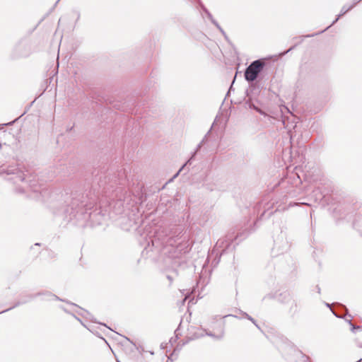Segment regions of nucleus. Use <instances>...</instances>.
I'll use <instances>...</instances> for the list:
<instances>
[{"instance_id": "1", "label": "nucleus", "mask_w": 362, "mask_h": 362, "mask_svg": "<svg viewBox=\"0 0 362 362\" xmlns=\"http://www.w3.org/2000/svg\"><path fill=\"white\" fill-rule=\"evenodd\" d=\"M13 175L14 177L8 178V180H13L15 184L18 185L17 190L19 192H28L31 190L34 192H41V186L37 185L36 180H31L25 178V175L15 166H6L2 165L0 166V175Z\"/></svg>"}, {"instance_id": "2", "label": "nucleus", "mask_w": 362, "mask_h": 362, "mask_svg": "<svg viewBox=\"0 0 362 362\" xmlns=\"http://www.w3.org/2000/svg\"><path fill=\"white\" fill-rule=\"evenodd\" d=\"M84 197H72L69 201L67 202L66 205L64 209V213L66 216H74L76 213L82 211L83 207H87L86 209H90V206H88L84 204Z\"/></svg>"}, {"instance_id": "3", "label": "nucleus", "mask_w": 362, "mask_h": 362, "mask_svg": "<svg viewBox=\"0 0 362 362\" xmlns=\"http://www.w3.org/2000/svg\"><path fill=\"white\" fill-rule=\"evenodd\" d=\"M264 66V63L260 59L252 62L245 71V79L247 81H254L262 71Z\"/></svg>"}, {"instance_id": "4", "label": "nucleus", "mask_w": 362, "mask_h": 362, "mask_svg": "<svg viewBox=\"0 0 362 362\" xmlns=\"http://www.w3.org/2000/svg\"><path fill=\"white\" fill-rule=\"evenodd\" d=\"M361 0H354V3L350 5L349 6H344L341 9V12L338 15V16L337 17V18L332 22V23L328 26L326 29H325L324 30H322L321 32H320L319 33H323L325 30H327L329 27H331L332 25H333L339 19L340 17H341L342 16H344V14H346L348 11H349L350 10H351L358 2H360Z\"/></svg>"}, {"instance_id": "5", "label": "nucleus", "mask_w": 362, "mask_h": 362, "mask_svg": "<svg viewBox=\"0 0 362 362\" xmlns=\"http://www.w3.org/2000/svg\"><path fill=\"white\" fill-rule=\"evenodd\" d=\"M204 335H208V336L214 337L216 339H220L223 338V337L224 335V332H223V330H221V332L219 334L215 335V334H212L211 332H207L205 330H199V332L194 333V338H199Z\"/></svg>"}, {"instance_id": "6", "label": "nucleus", "mask_w": 362, "mask_h": 362, "mask_svg": "<svg viewBox=\"0 0 362 362\" xmlns=\"http://www.w3.org/2000/svg\"><path fill=\"white\" fill-rule=\"evenodd\" d=\"M203 9H204V12L206 13L208 18L211 20V23L216 26V28L221 32V33L223 35H225L224 30L221 28V27L216 21V20H214V18H213L212 15L209 12V11L206 8H203Z\"/></svg>"}, {"instance_id": "7", "label": "nucleus", "mask_w": 362, "mask_h": 362, "mask_svg": "<svg viewBox=\"0 0 362 362\" xmlns=\"http://www.w3.org/2000/svg\"><path fill=\"white\" fill-rule=\"evenodd\" d=\"M241 313H242V314L243 315V316H245L247 319H248L249 320H250V321H251L254 325H255V326H256L257 327L259 328V326H258V325H257V323H256L255 320H254L251 316H250V315H249L247 313H243V312H241Z\"/></svg>"}, {"instance_id": "8", "label": "nucleus", "mask_w": 362, "mask_h": 362, "mask_svg": "<svg viewBox=\"0 0 362 362\" xmlns=\"http://www.w3.org/2000/svg\"><path fill=\"white\" fill-rule=\"evenodd\" d=\"M257 112H258L259 113H260L261 115H266V114L261 110L259 109V107H255V105H253L252 107Z\"/></svg>"}, {"instance_id": "9", "label": "nucleus", "mask_w": 362, "mask_h": 362, "mask_svg": "<svg viewBox=\"0 0 362 362\" xmlns=\"http://www.w3.org/2000/svg\"><path fill=\"white\" fill-rule=\"evenodd\" d=\"M300 361L301 362H309L308 358L304 355L300 356Z\"/></svg>"}, {"instance_id": "10", "label": "nucleus", "mask_w": 362, "mask_h": 362, "mask_svg": "<svg viewBox=\"0 0 362 362\" xmlns=\"http://www.w3.org/2000/svg\"><path fill=\"white\" fill-rule=\"evenodd\" d=\"M349 323H350V325H351V327H352V329H352V331H353V332H354V330H355V329H360V327H358V326H354V325H352V324H351V322H349Z\"/></svg>"}, {"instance_id": "11", "label": "nucleus", "mask_w": 362, "mask_h": 362, "mask_svg": "<svg viewBox=\"0 0 362 362\" xmlns=\"http://www.w3.org/2000/svg\"><path fill=\"white\" fill-rule=\"evenodd\" d=\"M186 163L185 165H182V167L179 170V171L175 175L174 177H176L178 174L180 173V172H181V170L183 169V168L185 166Z\"/></svg>"}, {"instance_id": "12", "label": "nucleus", "mask_w": 362, "mask_h": 362, "mask_svg": "<svg viewBox=\"0 0 362 362\" xmlns=\"http://www.w3.org/2000/svg\"><path fill=\"white\" fill-rule=\"evenodd\" d=\"M167 278L168 279L170 283L173 281V277L170 275H168Z\"/></svg>"}, {"instance_id": "13", "label": "nucleus", "mask_w": 362, "mask_h": 362, "mask_svg": "<svg viewBox=\"0 0 362 362\" xmlns=\"http://www.w3.org/2000/svg\"><path fill=\"white\" fill-rule=\"evenodd\" d=\"M230 316H232V315H226V316H224V317H230ZM233 317H237L235 315H233Z\"/></svg>"}, {"instance_id": "14", "label": "nucleus", "mask_w": 362, "mask_h": 362, "mask_svg": "<svg viewBox=\"0 0 362 362\" xmlns=\"http://www.w3.org/2000/svg\"><path fill=\"white\" fill-rule=\"evenodd\" d=\"M49 296H50L52 298H57L55 296H52V295H49Z\"/></svg>"}, {"instance_id": "15", "label": "nucleus", "mask_w": 362, "mask_h": 362, "mask_svg": "<svg viewBox=\"0 0 362 362\" xmlns=\"http://www.w3.org/2000/svg\"><path fill=\"white\" fill-rule=\"evenodd\" d=\"M187 298H188V296H186L185 297V298H184V300H183V303L186 300V299H187Z\"/></svg>"}, {"instance_id": "16", "label": "nucleus", "mask_w": 362, "mask_h": 362, "mask_svg": "<svg viewBox=\"0 0 362 362\" xmlns=\"http://www.w3.org/2000/svg\"><path fill=\"white\" fill-rule=\"evenodd\" d=\"M317 292L320 293V288L317 286Z\"/></svg>"}, {"instance_id": "17", "label": "nucleus", "mask_w": 362, "mask_h": 362, "mask_svg": "<svg viewBox=\"0 0 362 362\" xmlns=\"http://www.w3.org/2000/svg\"><path fill=\"white\" fill-rule=\"evenodd\" d=\"M292 49H293L292 47H291V48H290L289 49H288V50L286 52V53H287V52H290V50H291Z\"/></svg>"}, {"instance_id": "18", "label": "nucleus", "mask_w": 362, "mask_h": 362, "mask_svg": "<svg viewBox=\"0 0 362 362\" xmlns=\"http://www.w3.org/2000/svg\"><path fill=\"white\" fill-rule=\"evenodd\" d=\"M8 309H6V310H2V313L6 312V311H8Z\"/></svg>"}, {"instance_id": "19", "label": "nucleus", "mask_w": 362, "mask_h": 362, "mask_svg": "<svg viewBox=\"0 0 362 362\" xmlns=\"http://www.w3.org/2000/svg\"><path fill=\"white\" fill-rule=\"evenodd\" d=\"M8 309H6V310H2V313L6 312V311H8Z\"/></svg>"}, {"instance_id": "20", "label": "nucleus", "mask_w": 362, "mask_h": 362, "mask_svg": "<svg viewBox=\"0 0 362 362\" xmlns=\"http://www.w3.org/2000/svg\"><path fill=\"white\" fill-rule=\"evenodd\" d=\"M8 309H6V310H2V313L6 312V311H8Z\"/></svg>"}, {"instance_id": "21", "label": "nucleus", "mask_w": 362, "mask_h": 362, "mask_svg": "<svg viewBox=\"0 0 362 362\" xmlns=\"http://www.w3.org/2000/svg\"><path fill=\"white\" fill-rule=\"evenodd\" d=\"M315 35H307L306 37H313Z\"/></svg>"}, {"instance_id": "22", "label": "nucleus", "mask_w": 362, "mask_h": 362, "mask_svg": "<svg viewBox=\"0 0 362 362\" xmlns=\"http://www.w3.org/2000/svg\"><path fill=\"white\" fill-rule=\"evenodd\" d=\"M361 361H362V359H360V360H358V361H356V362H361Z\"/></svg>"}, {"instance_id": "23", "label": "nucleus", "mask_w": 362, "mask_h": 362, "mask_svg": "<svg viewBox=\"0 0 362 362\" xmlns=\"http://www.w3.org/2000/svg\"><path fill=\"white\" fill-rule=\"evenodd\" d=\"M359 346H360L361 348H362V344H359Z\"/></svg>"}]
</instances>
